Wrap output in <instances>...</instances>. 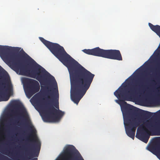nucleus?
Returning <instances> with one entry per match:
<instances>
[{
	"mask_svg": "<svg viewBox=\"0 0 160 160\" xmlns=\"http://www.w3.org/2000/svg\"><path fill=\"white\" fill-rule=\"evenodd\" d=\"M39 38L51 52L68 68L71 85V98L74 103L78 104L89 88L94 74L72 58L59 44L48 41L42 37Z\"/></svg>",
	"mask_w": 160,
	"mask_h": 160,
	"instance_id": "obj_1",
	"label": "nucleus"
},
{
	"mask_svg": "<svg viewBox=\"0 0 160 160\" xmlns=\"http://www.w3.org/2000/svg\"><path fill=\"white\" fill-rule=\"evenodd\" d=\"M20 50V48L18 47L0 45V56L4 62L11 65L15 71H19L21 73L35 78L41 83L44 82L48 80L53 82V84L55 87L53 89L54 94L50 92L51 98L48 97V98H50L51 102L52 101V98L53 97V100L56 102L54 105L56 108L59 109V93L57 83L54 77L33 59L32 60L37 66L35 69L30 70L29 68L23 65L22 61L17 58L14 53L11 52H18Z\"/></svg>",
	"mask_w": 160,
	"mask_h": 160,
	"instance_id": "obj_2",
	"label": "nucleus"
},
{
	"mask_svg": "<svg viewBox=\"0 0 160 160\" xmlns=\"http://www.w3.org/2000/svg\"><path fill=\"white\" fill-rule=\"evenodd\" d=\"M124 103L126 105L124 106V110L122 111V112L126 132L128 137L134 139L136 129L141 122L138 119L132 116L131 114L135 112L138 113L142 116L148 117L152 113L139 109L126 102H124Z\"/></svg>",
	"mask_w": 160,
	"mask_h": 160,
	"instance_id": "obj_3",
	"label": "nucleus"
},
{
	"mask_svg": "<svg viewBox=\"0 0 160 160\" xmlns=\"http://www.w3.org/2000/svg\"><path fill=\"white\" fill-rule=\"evenodd\" d=\"M20 108L23 114V117L24 118L25 122L30 130L31 133L30 134V136L32 138V139L30 141H33L35 143L34 145H31L29 146L26 150V151L28 156V158L30 159L33 157H38L40 149L41 142L36 136V130L33 128L34 127L29 119L28 115L26 109L23 107Z\"/></svg>",
	"mask_w": 160,
	"mask_h": 160,
	"instance_id": "obj_4",
	"label": "nucleus"
},
{
	"mask_svg": "<svg viewBox=\"0 0 160 160\" xmlns=\"http://www.w3.org/2000/svg\"><path fill=\"white\" fill-rule=\"evenodd\" d=\"M36 104L40 107L42 113L45 114L42 118L45 122L59 121L64 114V112L57 109L50 103H48L44 106H42L41 101L38 100L36 101Z\"/></svg>",
	"mask_w": 160,
	"mask_h": 160,
	"instance_id": "obj_5",
	"label": "nucleus"
},
{
	"mask_svg": "<svg viewBox=\"0 0 160 160\" xmlns=\"http://www.w3.org/2000/svg\"><path fill=\"white\" fill-rule=\"evenodd\" d=\"M140 133L137 132L136 137L139 139L147 143L149 138V132L155 131L160 132V120L158 121L152 119L147 120L139 126Z\"/></svg>",
	"mask_w": 160,
	"mask_h": 160,
	"instance_id": "obj_6",
	"label": "nucleus"
},
{
	"mask_svg": "<svg viewBox=\"0 0 160 160\" xmlns=\"http://www.w3.org/2000/svg\"><path fill=\"white\" fill-rule=\"evenodd\" d=\"M82 51L88 55L119 61L122 60L121 53L118 50H104L97 47L92 49H84Z\"/></svg>",
	"mask_w": 160,
	"mask_h": 160,
	"instance_id": "obj_7",
	"label": "nucleus"
},
{
	"mask_svg": "<svg viewBox=\"0 0 160 160\" xmlns=\"http://www.w3.org/2000/svg\"><path fill=\"white\" fill-rule=\"evenodd\" d=\"M142 82H136L135 83L131 84L127 89H125V86L123 88L120 87L114 92V95L120 101L127 100L128 98H132L136 94L142 86Z\"/></svg>",
	"mask_w": 160,
	"mask_h": 160,
	"instance_id": "obj_8",
	"label": "nucleus"
},
{
	"mask_svg": "<svg viewBox=\"0 0 160 160\" xmlns=\"http://www.w3.org/2000/svg\"><path fill=\"white\" fill-rule=\"evenodd\" d=\"M27 82L25 92L27 97L29 98L39 91L40 87L38 82L34 79H28Z\"/></svg>",
	"mask_w": 160,
	"mask_h": 160,
	"instance_id": "obj_9",
	"label": "nucleus"
},
{
	"mask_svg": "<svg viewBox=\"0 0 160 160\" xmlns=\"http://www.w3.org/2000/svg\"><path fill=\"white\" fill-rule=\"evenodd\" d=\"M75 148L72 145H69L66 147L62 154L63 157L66 158V160H74V157L76 160H84L78 151L77 155L75 152Z\"/></svg>",
	"mask_w": 160,
	"mask_h": 160,
	"instance_id": "obj_10",
	"label": "nucleus"
},
{
	"mask_svg": "<svg viewBox=\"0 0 160 160\" xmlns=\"http://www.w3.org/2000/svg\"><path fill=\"white\" fill-rule=\"evenodd\" d=\"M148 25L151 29L155 32L160 38V26L154 25L150 23H148Z\"/></svg>",
	"mask_w": 160,
	"mask_h": 160,
	"instance_id": "obj_11",
	"label": "nucleus"
},
{
	"mask_svg": "<svg viewBox=\"0 0 160 160\" xmlns=\"http://www.w3.org/2000/svg\"><path fill=\"white\" fill-rule=\"evenodd\" d=\"M148 150L153 154H155V153L156 152V150L153 146L152 145L149 146L148 148Z\"/></svg>",
	"mask_w": 160,
	"mask_h": 160,
	"instance_id": "obj_12",
	"label": "nucleus"
},
{
	"mask_svg": "<svg viewBox=\"0 0 160 160\" xmlns=\"http://www.w3.org/2000/svg\"><path fill=\"white\" fill-rule=\"evenodd\" d=\"M0 158L3 160H11L10 158H9L8 157L4 156L0 153Z\"/></svg>",
	"mask_w": 160,
	"mask_h": 160,
	"instance_id": "obj_13",
	"label": "nucleus"
},
{
	"mask_svg": "<svg viewBox=\"0 0 160 160\" xmlns=\"http://www.w3.org/2000/svg\"><path fill=\"white\" fill-rule=\"evenodd\" d=\"M129 80H128V82H131V81H132H132H133L134 79H133V78H130V77L128 78V79H129ZM128 79H127V80H126V81L127 80H128Z\"/></svg>",
	"mask_w": 160,
	"mask_h": 160,
	"instance_id": "obj_14",
	"label": "nucleus"
},
{
	"mask_svg": "<svg viewBox=\"0 0 160 160\" xmlns=\"http://www.w3.org/2000/svg\"><path fill=\"white\" fill-rule=\"evenodd\" d=\"M45 88L47 89H48V91H49L50 92H51L52 90H49V89L50 88V87L49 86H48V87H46Z\"/></svg>",
	"mask_w": 160,
	"mask_h": 160,
	"instance_id": "obj_15",
	"label": "nucleus"
},
{
	"mask_svg": "<svg viewBox=\"0 0 160 160\" xmlns=\"http://www.w3.org/2000/svg\"><path fill=\"white\" fill-rule=\"evenodd\" d=\"M4 128H2V127H0V131H1V132H0V134L1 133V131H2V130H4Z\"/></svg>",
	"mask_w": 160,
	"mask_h": 160,
	"instance_id": "obj_16",
	"label": "nucleus"
},
{
	"mask_svg": "<svg viewBox=\"0 0 160 160\" xmlns=\"http://www.w3.org/2000/svg\"><path fill=\"white\" fill-rule=\"evenodd\" d=\"M39 93H37L35 95V96L36 97V96H38L39 94Z\"/></svg>",
	"mask_w": 160,
	"mask_h": 160,
	"instance_id": "obj_17",
	"label": "nucleus"
},
{
	"mask_svg": "<svg viewBox=\"0 0 160 160\" xmlns=\"http://www.w3.org/2000/svg\"><path fill=\"white\" fill-rule=\"evenodd\" d=\"M158 154L160 156V151L158 152Z\"/></svg>",
	"mask_w": 160,
	"mask_h": 160,
	"instance_id": "obj_18",
	"label": "nucleus"
},
{
	"mask_svg": "<svg viewBox=\"0 0 160 160\" xmlns=\"http://www.w3.org/2000/svg\"><path fill=\"white\" fill-rule=\"evenodd\" d=\"M2 124L3 125V126H4V123H3V122H2Z\"/></svg>",
	"mask_w": 160,
	"mask_h": 160,
	"instance_id": "obj_19",
	"label": "nucleus"
},
{
	"mask_svg": "<svg viewBox=\"0 0 160 160\" xmlns=\"http://www.w3.org/2000/svg\"><path fill=\"white\" fill-rule=\"evenodd\" d=\"M23 50V52L27 55V54L26 53H25V52H24L23 50Z\"/></svg>",
	"mask_w": 160,
	"mask_h": 160,
	"instance_id": "obj_20",
	"label": "nucleus"
},
{
	"mask_svg": "<svg viewBox=\"0 0 160 160\" xmlns=\"http://www.w3.org/2000/svg\"><path fill=\"white\" fill-rule=\"evenodd\" d=\"M9 115H10V116H11V114L10 115L7 114V116H9Z\"/></svg>",
	"mask_w": 160,
	"mask_h": 160,
	"instance_id": "obj_21",
	"label": "nucleus"
},
{
	"mask_svg": "<svg viewBox=\"0 0 160 160\" xmlns=\"http://www.w3.org/2000/svg\"><path fill=\"white\" fill-rule=\"evenodd\" d=\"M159 115H160V112H159Z\"/></svg>",
	"mask_w": 160,
	"mask_h": 160,
	"instance_id": "obj_22",
	"label": "nucleus"
},
{
	"mask_svg": "<svg viewBox=\"0 0 160 160\" xmlns=\"http://www.w3.org/2000/svg\"><path fill=\"white\" fill-rule=\"evenodd\" d=\"M2 68V67L0 66V68Z\"/></svg>",
	"mask_w": 160,
	"mask_h": 160,
	"instance_id": "obj_23",
	"label": "nucleus"
},
{
	"mask_svg": "<svg viewBox=\"0 0 160 160\" xmlns=\"http://www.w3.org/2000/svg\"><path fill=\"white\" fill-rule=\"evenodd\" d=\"M5 130V129L4 128V130ZM5 130H6V129H5Z\"/></svg>",
	"mask_w": 160,
	"mask_h": 160,
	"instance_id": "obj_24",
	"label": "nucleus"
},
{
	"mask_svg": "<svg viewBox=\"0 0 160 160\" xmlns=\"http://www.w3.org/2000/svg\"><path fill=\"white\" fill-rule=\"evenodd\" d=\"M160 67H159V68H158V69H160Z\"/></svg>",
	"mask_w": 160,
	"mask_h": 160,
	"instance_id": "obj_25",
	"label": "nucleus"
},
{
	"mask_svg": "<svg viewBox=\"0 0 160 160\" xmlns=\"http://www.w3.org/2000/svg\"><path fill=\"white\" fill-rule=\"evenodd\" d=\"M6 154L7 155H8L7 154Z\"/></svg>",
	"mask_w": 160,
	"mask_h": 160,
	"instance_id": "obj_26",
	"label": "nucleus"
},
{
	"mask_svg": "<svg viewBox=\"0 0 160 160\" xmlns=\"http://www.w3.org/2000/svg\"><path fill=\"white\" fill-rule=\"evenodd\" d=\"M153 82H155L154 80H152Z\"/></svg>",
	"mask_w": 160,
	"mask_h": 160,
	"instance_id": "obj_27",
	"label": "nucleus"
}]
</instances>
